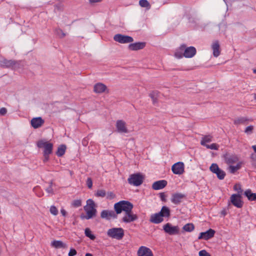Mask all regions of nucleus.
I'll list each match as a JSON object with an SVG mask.
<instances>
[{
  "instance_id": "680f3d73",
  "label": "nucleus",
  "mask_w": 256,
  "mask_h": 256,
  "mask_svg": "<svg viewBox=\"0 0 256 256\" xmlns=\"http://www.w3.org/2000/svg\"><path fill=\"white\" fill-rule=\"evenodd\" d=\"M253 72H254V73L256 74V69H254L253 70Z\"/></svg>"
},
{
  "instance_id": "603ef678",
  "label": "nucleus",
  "mask_w": 256,
  "mask_h": 256,
  "mask_svg": "<svg viewBox=\"0 0 256 256\" xmlns=\"http://www.w3.org/2000/svg\"><path fill=\"white\" fill-rule=\"evenodd\" d=\"M114 197V194L112 192H108L107 194V198L108 199H112Z\"/></svg>"
},
{
  "instance_id": "6ab92c4d",
  "label": "nucleus",
  "mask_w": 256,
  "mask_h": 256,
  "mask_svg": "<svg viewBox=\"0 0 256 256\" xmlns=\"http://www.w3.org/2000/svg\"><path fill=\"white\" fill-rule=\"evenodd\" d=\"M184 197V195L182 194H174L172 196L171 201L175 204H178L182 202Z\"/></svg>"
},
{
  "instance_id": "864d4df0",
  "label": "nucleus",
  "mask_w": 256,
  "mask_h": 256,
  "mask_svg": "<svg viewBox=\"0 0 256 256\" xmlns=\"http://www.w3.org/2000/svg\"><path fill=\"white\" fill-rule=\"evenodd\" d=\"M49 155L50 154H44V162H46L48 160Z\"/></svg>"
},
{
  "instance_id": "c85d7f7f",
  "label": "nucleus",
  "mask_w": 256,
  "mask_h": 256,
  "mask_svg": "<svg viewBox=\"0 0 256 256\" xmlns=\"http://www.w3.org/2000/svg\"><path fill=\"white\" fill-rule=\"evenodd\" d=\"M244 195L250 200H256V194L252 193L250 190H248L244 192Z\"/></svg>"
},
{
  "instance_id": "58836bf2",
  "label": "nucleus",
  "mask_w": 256,
  "mask_h": 256,
  "mask_svg": "<svg viewBox=\"0 0 256 256\" xmlns=\"http://www.w3.org/2000/svg\"><path fill=\"white\" fill-rule=\"evenodd\" d=\"M219 168L218 165L216 164H212L210 168V171L214 174L218 171Z\"/></svg>"
},
{
  "instance_id": "39448f33",
  "label": "nucleus",
  "mask_w": 256,
  "mask_h": 256,
  "mask_svg": "<svg viewBox=\"0 0 256 256\" xmlns=\"http://www.w3.org/2000/svg\"><path fill=\"white\" fill-rule=\"evenodd\" d=\"M164 232L170 235H176L180 233V228L178 226H172L170 223H166L163 226Z\"/></svg>"
},
{
  "instance_id": "a19ab883",
  "label": "nucleus",
  "mask_w": 256,
  "mask_h": 256,
  "mask_svg": "<svg viewBox=\"0 0 256 256\" xmlns=\"http://www.w3.org/2000/svg\"><path fill=\"white\" fill-rule=\"evenodd\" d=\"M72 205L74 207H79L82 205V201L80 200H76L72 202Z\"/></svg>"
},
{
  "instance_id": "f3484780",
  "label": "nucleus",
  "mask_w": 256,
  "mask_h": 256,
  "mask_svg": "<svg viewBox=\"0 0 256 256\" xmlns=\"http://www.w3.org/2000/svg\"><path fill=\"white\" fill-rule=\"evenodd\" d=\"M44 121L41 117H37L32 118L30 121L31 126L34 128H40L44 124Z\"/></svg>"
},
{
  "instance_id": "e2e57ef3",
  "label": "nucleus",
  "mask_w": 256,
  "mask_h": 256,
  "mask_svg": "<svg viewBox=\"0 0 256 256\" xmlns=\"http://www.w3.org/2000/svg\"><path fill=\"white\" fill-rule=\"evenodd\" d=\"M254 98L256 100V94H254Z\"/></svg>"
},
{
  "instance_id": "bb28decb",
  "label": "nucleus",
  "mask_w": 256,
  "mask_h": 256,
  "mask_svg": "<svg viewBox=\"0 0 256 256\" xmlns=\"http://www.w3.org/2000/svg\"><path fill=\"white\" fill-rule=\"evenodd\" d=\"M184 44H182L178 48L175 53H174V56L176 58H182L184 56Z\"/></svg>"
},
{
  "instance_id": "6e6d98bb",
  "label": "nucleus",
  "mask_w": 256,
  "mask_h": 256,
  "mask_svg": "<svg viewBox=\"0 0 256 256\" xmlns=\"http://www.w3.org/2000/svg\"><path fill=\"white\" fill-rule=\"evenodd\" d=\"M102 0H89L90 3L98 2H101Z\"/></svg>"
},
{
  "instance_id": "9b49d317",
  "label": "nucleus",
  "mask_w": 256,
  "mask_h": 256,
  "mask_svg": "<svg viewBox=\"0 0 256 256\" xmlns=\"http://www.w3.org/2000/svg\"><path fill=\"white\" fill-rule=\"evenodd\" d=\"M100 217L107 220L111 218H116L117 217V214L113 210H103L100 214Z\"/></svg>"
},
{
  "instance_id": "37998d69",
  "label": "nucleus",
  "mask_w": 256,
  "mask_h": 256,
  "mask_svg": "<svg viewBox=\"0 0 256 256\" xmlns=\"http://www.w3.org/2000/svg\"><path fill=\"white\" fill-rule=\"evenodd\" d=\"M234 188L236 191L238 192V194H241L242 192L241 188V186L240 184H236V185H234Z\"/></svg>"
},
{
  "instance_id": "1a4fd4ad",
  "label": "nucleus",
  "mask_w": 256,
  "mask_h": 256,
  "mask_svg": "<svg viewBox=\"0 0 256 256\" xmlns=\"http://www.w3.org/2000/svg\"><path fill=\"white\" fill-rule=\"evenodd\" d=\"M230 201L232 204L238 208H240L243 206V202L241 200L240 194H233L230 196Z\"/></svg>"
},
{
  "instance_id": "6e6552de",
  "label": "nucleus",
  "mask_w": 256,
  "mask_h": 256,
  "mask_svg": "<svg viewBox=\"0 0 256 256\" xmlns=\"http://www.w3.org/2000/svg\"><path fill=\"white\" fill-rule=\"evenodd\" d=\"M184 166L182 162H178L172 165V170L176 174H182L184 172Z\"/></svg>"
},
{
  "instance_id": "f257e3e1",
  "label": "nucleus",
  "mask_w": 256,
  "mask_h": 256,
  "mask_svg": "<svg viewBox=\"0 0 256 256\" xmlns=\"http://www.w3.org/2000/svg\"><path fill=\"white\" fill-rule=\"evenodd\" d=\"M86 212V216H81L82 219L89 220L95 216L96 214V204L93 200L88 199L86 201V205L84 208Z\"/></svg>"
},
{
  "instance_id": "b1692460",
  "label": "nucleus",
  "mask_w": 256,
  "mask_h": 256,
  "mask_svg": "<svg viewBox=\"0 0 256 256\" xmlns=\"http://www.w3.org/2000/svg\"><path fill=\"white\" fill-rule=\"evenodd\" d=\"M50 245L56 248H67L66 244L60 240H53L52 242Z\"/></svg>"
},
{
  "instance_id": "f704fd0d",
  "label": "nucleus",
  "mask_w": 256,
  "mask_h": 256,
  "mask_svg": "<svg viewBox=\"0 0 256 256\" xmlns=\"http://www.w3.org/2000/svg\"><path fill=\"white\" fill-rule=\"evenodd\" d=\"M54 32L58 38H64L66 36V33H64L62 29L59 28H56Z\"/></svg>"
},
{
  "instance_id": "052dcab7",
  "label": "nucleus",
  "mask_w": 256,
  "mask_h": 256,
  "mask_svg": "<svg viewBox=\"0 0 256 256\" xmlns=\"http://www.w3.org/2000/svg\"><path fill=\"white\" fill-rule=\"evenodd\" d=\"M85 256H92V255L91 254L87 253L86 254Z\"/></svg>"
},
{
  "instance_id": "393cba45",
  "label": "nucleus",
  "mask_w": 256,
  "mask_h": 256,
  "mask_svg": "<svg viewBox=\"0 0 256 256\" xmlns=\"http://www.w3.org/2000/svg\"><path fill=\"white\" fill-rule=\"evenodd\" d=\"M212 48L213 51L214 56L218 57L220 54V44L218 40H216L212 43Z\"/></svg>"
},
{
  "instance_id": "4c0bfd02",
  "label": "nucleus",
  "mask_w": 256,
  "mask_h": 256,
  "mask_svg": "<svg viewBox=\"0 0 256 256\" xmlns=\"http://www.w3.org/2000/svg\"><path fill=\"white\" fill-rule=\"evenodd\" d=\"M95 196L97 197L104 198L106 196V191L104 190H98L95 194Z\"/></svg>"
},
{
  "instance_id": "72a5a7b5",
  "label": "nucleus",
  "mask_w": 256,
  "mask_h": 256,
  "mask_svg": "<svg viewBox=\"0 0 256 256\" xmlns=\"http://www.w3.org/2000/svg\"><path fill=\"white\" fill-rule=\"evenodd\" d=\"M158 92L157 91H152L150 94V96L152 99L153 103L154 104L157 102V98Z\"/></svg>"
},
{
  "instance_id": "cd10ccee",
  "label": "nucleus",
  "mask_w": 256,
  "mask_h": 256,
  "mask_svg": "<svg viewBox=\"0 0 256 256\" xmlns=\"http://www.w3.org/2000/svg\"><path fill=\"white\" fill-rule=\"evenodd\" d=\"M159 213L162 218L164 217H169L170 216V209L166 206H163Z\"/></svg>"
},
{
  "instance_id": "20e7f679",
  "label": "nucleus",
  "mask_w": 256,
  "mask_h": 256,
  "mask_svg": "<svg viewBox=\"0 0 256 256\" xmlns=\"http://www.w3.org/2000/svg\"><path fill=\"white\" fill-rule=\"evenodd\" d=\"M107 234L108 236L118 240H121L124 236V231L122 228H112L108 230Z\"/></svg>"
},
{
  "instance_id": "5701e85b",
  "label": "nucleus",
  "mask_w": 256,
  "mask_h": 256,
  "mask_svg": "<svg viewBox=\"0 0 256 256\" xmlns=\"http://www.w3.org/2000/svg\"><path fill=\"white\" fill-rule=\"evenodd\" d=\"M146 46L145 42H138L129 44L128 48L132 50H137L142 49Z\"/></svg>"
},
{
  "instance_id": "2f4dec72",
  "label": "nucleus",
  "mask_w": 256,
  "mask_h": 256,
  "mask_svg": "<svg viewBox=\"0 0 256 256\" xmlns=\"http://www.w3.org/2000/svg\"><path fill=\"white\" fill-rule=\"evenodd\" d=\"M139 5L142 8H146L147 10H149L151 8L150 2L147 0H140Z\"/></svg>"
},
{
  "instance_id": "a878e982",
  "label": "nucleus",
  "mask_w": 256,
  "mask_h": 256,
  "mask_svg": "<svg viewBox=\"0 0 256 256\" xmlns=\"http://www.w3.org/2000/svg\"><path fill=\"white\" fill-rule=\"evenodd\" d=\"M242 164V162H238L235 166L230 165L228 167V170L230 173L234 174L237 170L241 168Z\"/></svg>"
},
{
  "instance_id": "f8f14e48",
  "label": "nucleus",
  "mask_w": 256,
  "mask_h": 256,
  "mask_svg": "<svg viewBox=\"0 0 256 256\" xmlns=\"http://www.w3.org/2000/svg\"><path fill=\"white\" fill-rule=\"evenodd\" d=\"M196 54V49L194 46H190L186 48L184 45V56L186 58H191L193 57Z\"/></svg>"
},
{
  "instance_id": "473e14b6",
  "label": "nucleus",
  "mask_w": 256,
  "mask_h": 256,
  "mask_svg": "<svg viewBox=\"0 0 256 256\" xmlns=\"http://www.w3.org/2000/svg\"><path fill=\"white\" fill-rule=\"evenodd\" d=\"M194 226L192 224H187L183 226V230L188 232H191L194 230Z\"/></svg>"
},
{
  "instance_id": "49530a36",
  "label": "nucleus",
  "mask_w": 256,
  "mask_h": 256,
  "mask_svg": "<svg viewBox=\"0 0 256 256\" xmlns=\"http://www.w3.org/2000/svg\"><path fill=\"white\" fill-rule=\"evenodd\" d=\"M52 182H50L49 186L46 188V192L48 194H53V190H52Z\"/></svg>"
},
{
  "instance_id": "dca6fc26",
  "label": "nucleus",
  "mask_w": 256,
  "mask_h": 256,
  "mask_svg": "<svg viewBox=\"0 0 256 256\" xmlns=\"http://www.w3.org/2000/svg\"><path fill=\"white\" fill-rule=\"evenodd\" d=\"M138 256H153L152 250L144 246H140L138 251Z\"/></svg>"
},
{
  "instance_id": "8fccbe9b",
  "label": "nucleus",
  "mask_w": 256,
  "mask_h": 256,
  "mask_svg": "<svg viewBox=\"0 0 256 256\" xmlns=\"http://www.w3.org/2000/svg\"><path fill=\"white\" fill-rule=\"evenodd\" d=\"M77 252L75 249L71 248L68 252V256H74L76 254Z\"/></svg>"
},
{
  "instance_id": "bf43d9fd",
  "label": "nucleus",
  "mask_w": 256,
  "mask_h": 256,
  "mask_svg": "<svg viewBox=\"0 0 256 256\" xmlns=\"http://www.w3.org/2000/svg\"><path fill=\"white\" fill-rule=\"evenodd\" d=\"M82 144H84V145H85V146L86 145V140H83V141H82Z\"/></svg>"
},
{
  "instance_id": "4be33fe9",
  "label": "nucleus",
  "mask_w": 256,
  "mask_h": 256,
  "mask_svg": "<svg viewBox=\"0 0 256 256\" xmlns=\"http://www.w3.org/2000/svg\"><path fill=\"white\" fill-rule=\"evenodd\" d=\"M107 89L106 86L102 83L98 82L94 86V90L96 93L104 92Z\"/></svg>"
},
{
  "instance_id": "423d86ee",
  "label": "nucleus",
  "mask_w": 256,
  "mask_h": 256,
  "mask_svg": "<svg viewBox=\"0 0 256 256\" xmlns=\"http://www.w3.org/2000/svg\"><path fill=\"white\" fill-rule=\"evenodd\" d=\"M37 146L40 148H44V154H50L52 152L53 145L52 143L41 140L38 142Z\"/></svg>"
},
{
  "instance_id": "09e8293b",
  "label": "nucleus",
  "mask_w": 256,
  "mask_h": 256,
  "mask_svg": "<svg viewBox=\"0 0 256 256\" xmlns=\"http://www.w3.org/2000/svg\"><path fill=\"white\" fill-rule=\"evenodd\" d=\"M86 182V185H87L88 187L89 188H91L92 186V180L91 179V178H88Z\"/></svg>"
},
{
  "instance_id": "4d7b16f0",
  "label": "nucleus",
  "mask_w": 256,
  "mask_h": 256,
  "mask_svg": "<svg viewBox=\"0 0 256 256\" xmlns=\"http://www.w3.org/2000/svg\"><path fill=\"white\" fill-rule=\"evenodd\" d=\"M160 198L162 200H164V194H161Z\"/></svg>"
},
{
  "instance_id": "7ed1b4c3",
  "label": "nucleus",
  "mask_w": 256,
  "mask_h": 256,
  "mask_svg": "<svg viewBox=\"0 0 256 256\" xmlns=\"http://www.w3.org/2000/svg\"><path fill=\"white\" fill-rule=\"evenodd\" d=\"M144 179V176L140 173H136L130 176L128 180V183L134 186L141 185Z\"/></svg>"
},
{
  "instance_id": "13d9d810",
  "label": "nucleus",
  "mask_w": 256,
  "mask_h": 256,
  "mask_svg": "<svg viewBox=\"0 0 256 256\" xmlns=\"http://www.w3.org/2000/svg\"><path fill=\"white\" fill-rule=\"evenodd\" d=\"M252 148L254 150V152H256V144L254 145V146H252Z\"/></svg>"
},
{
  "instance_id": "2eb2a0df",
  "label": "nucleus",
  "mask_w": 256,
  "mask_h": 256,
  "mask_svg": "<svg viewBox=\"0 0 256 256\" xmlns=\"http://www.w3.org/2000/svg\"><path fill=\"white\" fill-rule=\"evenodd\" d=\"M215 231L212 229H209L208 230L205 232H202L200 234V236L198 238L199 240L204 239L208 240L212 238L214 234Z\"/></svg>"
},
{
  "instance_id": "a211bd4d",
  "label": "nucleus",
  "mask_w": 256,
  "mask_h": 256,
  "mask_svg": "<svg viewBox=\"0 0 256 256\" xmlns=\"http://www.w3.org/2000/svg\"><path fill=\"white\" fill-rule=\"evenodd\" d=\"M16 62L12 60H6V58H2L0 60V65L2 67L12 68L15 66Z\"/></svg>"
},
{
  "instance_id": "ea45409f",
  "label": "nucleus",
  "mask_w": 256,
  "mask_h": 256,
  "mask_svg": "<svg viewBox=\"0 0 256 256\" xmlns=\"http://www.w3.org/2000/svg\"><path fill=\"white\" fill-rule=\"evenodd\" d=\"M206 147L208 149L218 150L219 146L216 144L214 143L211 144L206 145Z\"/></svg>"
},
{
  "instance_id": "412c9836",
  "label": "nucleus",
  "mask_w": 256,
  "mask_h": 256,
  "mask_svg": "<svg viewBox=\"0 0 256 256\" xmlns=\"http://www.w3.org/2000/svg\"><path fill=\"white\" fill-rule=\"evenodd\" d=\"M164 220V218H162L159 212L151 215L150 219V221L154 224H160Z\"/></svg>"
},
{
  "instance_id": "7c9ffc66",
  "label": "nucleus",
  "mask_w": 256,
  "mask_h": 256,
  "mask_svg": "<svg viewBox=\"0 0 256 256\" xmlns=\"http://www.w3.org/2000/svg\"><path fill=\"white\" fill-rule=\"evenodd\" d=\"M66 146L64 144L60 145V146H58V150L56 152V155L58 156H62L66 152Z\"/></svg>"
},
{
  "instance_id": "5fc2aeb1",
  "label": "nucleus",
  "mask_w": 256,
  "mask_h": 256,
  "mask_svg": "<svg viewBox=\"0 0 256 256\" xmlns=\"http://www.w3.org/2000/svg\"><path fill=\"white\" fill-rule=\"evenodd\" d=\"M60 212L63 216H66V212L64 209H62L60 210Z\"/></svg>"
},
{
  "instance_id": "3c124183",
  "label": "nucleus",
  "mask_w": 256,
  "mask_h": 256,
  "mask_svg": "<svg viewBox=\"0 0 256 256\" xmlns=\"http://www.w3.org/2000/svg\"><path fill=\"white\" fill-rule=\"evenodd\" d=\"M7 112V110L5 108H0V116H4Z\"/></svg>"
},
{
  "instance_id": "f03ea898",
  "label": "nucleus",
  "mask_w": 256,
  "mask_h": 256,
  "mask_svg": "<svg viewBox=\"0 0 256 256\" xmlns=\"http://www.w3.org/2000/svg\"><path fill=\"white\" fill-rule=\"evenodd\" d=\"M132 208V204L126 200L120 201L114 205V208L117 214H120L122 211L124 212V213L130 212Z\"/></svg>"
},
{
  "instance_id": "c756f323",
  "label": "nucleus",
  "mask_w": 256,
  "mask_h": 256,
  "mask_svg": "<svg viewBox=\"0 0 256 256\" xmlns=\"http://www.w3.org/2000/svg\"><path fill=\"white\" fill-rule=\"evenodd\" d=\"M212 141V136H206L202 138V139L200 141V144L202 146H206V145H208L206 144L207 142H210Z\"/></svg>"
},
{
  "instance_id": "79ce46f5",
  "label": "nucleus",
  "mask_w": 256,
  "mask_h": 256,
  "mask_svg": "<svg viewBox=\"0 0 256 256\" xmlns=\"http://www.w3.org/2000/svg\"><path fill=\"white\" fill-rule=\"evenodd\" d=\"M50 212L54 216H56L58 214V210L54 206H50Z\"/></svg>"
},
{
  "instance_id": "c9c22d12",
  "label": "nucleus",
  "mask_w": 256,
  "mask_h": 256,
  "mask_svg": "<svg viewBox=\"0 0 256 256\" xmlns=\"http://www.w3.org/2000/svg\"><path fill=\"white\" fill-rule=\"evenodd\" d=\"M84 233L86 236L89 238L90 240H94L95 239V236L92 234V232L89 228H86L85 229Z\"/></svg>"
},
{
  "instance_id": "c03bdc74",
  "label": "nucleus",
  "mask_w": 256,
  "mask_h": 256,
  "mask_svg": "<svg viewBox=\"0 0 256 256\" xmlns=\"http://www.w3.org/2000/svg\"><path fill=\"white\" fill-rule=\"evenodd\" d=\"M253 129H254L253 126H248V127L246 128L244 130V132L248 134H250L252 133Z\"/></svg>"
},
{
  "instance_id": "0eeeda50",
  "label": "nucleus",
  "mask_w": 256,
  "mask_h": 256,
  "mask_svg": "<svg viewBox=\"0 0 256 256\" xmlns=\"http://www.w3.org/2000/svg\"><path fill=\"white\" fill-rule=\"evenodd\" d=\"M114 40L120 44H127L134 41L133 38L130 36L116 34L114 37Z\"/></svg>"
},
{
  "instance_id": "e433bc0d",
  "label": "nucleus",
  "mask_w": 256,
  "mask_h": 256,
  "mask_svg": "<svg viewBox=\"0 0 256 256\" xmlns=\"http://www.w3.org/2000/svg\"><path fill=\"white\" fill-rule=\"evenodd\" d=\"M215 174H216L218 178L220 180H223L226 176L225 172L220 168H219V170L216 172Z\"/></svg>"
},
{
  "instance_id": "a18cd8bd",
  "label": "nucleus",
  "mask_w": 256,
  "mask_h": 256,
  "mask_svg": "<svg viewBox=\"0 0 256 256\" xmlns=\"http://www.w3.org/2000/svg\"><path fill=\"white\" fill-rule=\"evenodd\" d=\"M247 120L244 118H241L234 121L236 124H243L246 122Z\"/></svg>"
},
{
  "instance_id": "ddd939ff",
  "label": "nucleus",
  "mask_w": 256,
  "mask_h": 256,
  "mask_svg": "<svg viewBox=\"0 0 256 256\" xmlns=\"http://www.w3.org/2000/svg\"><path fill=\"white\" fill-rule=\"evenodd\" d=\"M117 130L120 133H128V130L126 126V123L122 120H118L116 122Z\"/></svg>"
},
{
  "instance_id": "4468645a",
  "label": "nucleus",
  "mask_w": 256,
  "mask_h": 256,
  "mask_svg": "<svg viewBox=\"0 0 256 256\" xmlns=\"http://www.w3.org/2000/svg\"><path fill=\"white\" fill-rule=\"evenodd\" d=\"M138 218L136 214L132 213V211L129 212L124 213V216L122 218L123 222L126 223H130L134 222Z\"/></svg>"
},
{
  "instance_id": "aec40b11",
  "label": "nucleus",
  "mask_w": 256,
  "mask_h": 256,
  "mask_svg": "<svg viewBox=\"0 0 256 256\" xmlns=\"http://www.w3.org/2000/svg\"><path fill=\"white\" fill-rule=\"evenodd\" d=\"M167 184L165 180H160L155 182L152 185V188L154 190H158L164 188Z\"/></svg>"
},
{
  "instance_id": "9d476101",
  "label": "nucleus",
  "mask_w": 256,
  "mask_h": 256,
  "mask_svg": "<svg viewBox=\"0 0 256 256\" xmlns=\"http://www.w3.org/2000/svg\"><path fill=\"white\" fill-rule=\"evenodd\" d=\"M224 160L225 162L229 166L234 164H237L238 162H240L239 161L238 157L236 155L232 154H226L224 156Z\"/></svg>"
},
{
  "instance_id": "de8ad7c7",
  "label": "nucleus",
  "mask_w": 256,
  "mask_h": 256,
  "mask_svg": "<svg viewBox=\"0 0 256 256\" xmlns=\"http://www.w3.org/2000/svg\"><path fill=\"white\" fill-rule=\"evenodd\" d=\"M199 256H210V255L205 250H202L199 252Z\"/></svg>"
}]
</instances>
